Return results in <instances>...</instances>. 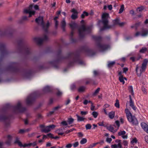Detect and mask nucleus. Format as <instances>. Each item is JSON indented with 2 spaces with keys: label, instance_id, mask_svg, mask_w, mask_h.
Masks as SVG:
<instances>
[{
  "label": "nucleus",
  "instance_id": "1",
  "mask_svg": "<svg viewBox=\"0 0 148 148\" xmlns=\"http://www.w3.org/2000/svg\"><path fill=\"white\" fill-rule=\"evenodd\" d=\"M125 112L129 122L133 125H137L138 124V122L136 117L132 115V114L127 108L125 109Z\"/></svg>",
  "mask_w": 148,
  "mask_h": 148
},
{
  "label": "nucleus",
  "instance_id": "2",
  "mask_svg": "<svg viewBox=\"0 0 148 148\" xmlns=\"http://www.w3.org/2000/svg\"><path fill=\"white\" fill-rule=\"evenodd\" d=\"M81 23L83 25L79 28L78 31L80 36L81 37H82L86 34L90 32L91 27L89 26H86L84 25V21L83 20L81 21Z\"/></svg>",
  "mask_w": 148,
  "mask_h": 148
},
{
  "label": "nucleus",
  "instance_id": "3",
  "mask_svg": "<svg viewBox=\"0 0 148 148\" xmlns=\"http://www.w3.org/2000/svg\"><path fill=\"white\" fill-rule=\"evenodd\" d=\"M147 62L148 60L145 59L144 60L141 66H139L138 65L136 66V71L138 76H140L142 73L145 71Z\"/></svg>",
  "mask_w": 148,
  "mask_h": 148
},
{
  "label": "nucleus",
  "instance_id": "4",
  "mask_svg": "<svg viewBox=\"0 0 148 148\" xmlns=\"http://www.w3.org/2000/svg\"><path fill=\"white\" fill-rule=\"evenodd\" d=\"M102 20L101 22L103 25V27L100 29V31H103L105 29H110L111 28V26L108 25V19L109 14L107 13H104L102 16Z\"/></svg>",
  "mask_w": 148,
  "mask_h": 148
},
{
  "label": "nucleus",
  "instance_id": "5",
  "mask_svg": "<svg viewBox=\"0 0 148 148\" xmlns=\"http://www.w3.org/2000/svg\"><path fill=\"white\" fill-rule=\"evenodd\" d=\"M36 22L39 25L42 26L43 29L46 32H47V29L49 26V22L45 25L43 21V18L42 16H39L35 19Z\"/></svg>",
  "mask_w": 148,
  "mask_h": 148
},
{
  "label": "nucleus",
  "instance_id": "6",
  "mask_svg": "<svg viewBox=\"0 0 148 148\" xmlns=\"http://www.w3.org/2000/svg\"><path fill=\"white\" fill-rule=\"evenodd\" d=\"M48 39V37L46 34H45L42 38H36L34 39L35 41L38 45L42 44L44 42L47 40Z\"/></svg>",
  "mask_w": 148,
  "mask_h": 148
},
{
  "label": "nucleus",
  "instance_id": "7",
  "mask_svg": "<svg viewBox=\"0 0 148 148\" xmlns=\"http://www.w3.org/2000/svg\"><path fill=\"white\" fill-rule=\"evenodd\" d=\"M33 8V6L32 5H30L29 6V7L27 9H25L24 10V12L25 13L29 14V17L32 16V15H34L35 14V12L34 11H32Z\"/></svg>",
  "mask_w": 148,
  "mask_h": 148
},
{
  "label": "nucleus",
  "instance_id": "8",
  "mask_svg": "<svg viewBox=\"0 0 148 148\" xmlns=\"http://www.w3.org/2000/svg\"><path fill=\"white\" fill-rule=\"evenodd\" d=\"M14 109L15 110H17L20 112H23L26 110L25 108L22 107L20 102H18L17 105L14 107Z\"/></svg>",
  "mask_w": 148,
  "mask_h": 148
},
{
  "label": "nucleus",
  "instance_id": "9",
  "mask_svg": "<svg viewBox=\"0 0 148 148\" xmlns=\"http://www.w3.org/2000/svg\"><path fill=\"white\" fill-rule=\"evenodd\" d=\"M148 34V31L147 30H143L141 32H137L135 34V36H142L145 37Z\"/></svg>",
  "mask_w": 148,
  "mask_h": 148
},
{
  "label": "nucleus",
  "instance_id": "10",
  "mask_svg": "<svg viewBox=\"0 0 148 148\" xmlns=\"http://www.w3.org/2000/svg\"><path fill=\"white\" fill-rule=\"evenodd\" d=\"M55 127L56 126L54 125H49L45 127L43 129H42L41 130V131L42 132H45V133H47L49 132L52 130L54 129Z\"/></svg>",
  "mask_w": 148,
  "mask_h": 148
},
{
  "label": "nucleus",
  "instance_id": "11",
  "mask_svg": "<svg viewBox=\"0 0 148 148\" xmlns=\"http://www.w3.org/2000/svg\"><path fill=\"white\" fill-rule=\"evenodd\" d=\"M34 99V94H32L28 96L26 99V103L28 104H31Z\"/></svg>",
  "mask_w": 148,
  "mask_h": 148
},
{
  "label": "nucleus",
  "instance_id": "12",
  "mask_svg": "<svg viewBox=\"0 0 148 148\" xmlns=\"http://www.w3.org/2000/svg\"><path fill=\"white\" fill-rule=\"evenodd\" d=\"M97 47L99 49L102 51L106 49L108 47V45L102 44L100 43H99L98 44Z\"/></svg>",
  "mask_w": 148,
  "mask_h": 148
},
{
  "label": "nucleus",
  "instance_id": "13",
  "mask_svg": "<svg viewBox=\"0 0 148 148\" xmlns=\"http://www.w3.org/2000/svg\"><path fill=\"white\" fill-rule=\"evenodd\" d=\"M113 22L114 25H118L120 26H122L126 24L125 22L120 23L119 20L118 18L114 20Z\"/></svg>",
  "mask_w": 148,
  "mask_h": 148
},
{
  "label": "nucleus",
  "instance_id": "14",
  "mask_svg": "<svg viewBox=\"0 0 148 148\" xmlns=\"http://www.w3.org/2000/svg\"><path fill=\"white\" fill-rule=\"evenodd\" d=\"M118 75H119V81L121 82L123 84H124L125 83L124 80H127L126 78L123 77L121 71L119 72Z\"/></svg>",
  "mask_w": 148,
  "mask_h": 148
},
{
  "label": "nucleus",
  "instance_id": "15",
  "mask_svg": "<svg viewBox=\"0 0 148 148\" xmlns=\"http://www.w3.org/2000/svg\"><path fill=\"white\" fill-rule=\"evenodd\" d=\"M13 138V136L10 135H8L6 136V140L5 143L8 145H10Z\"/></svg>",
  "mask_w": 148,
  "mask_h": 148
},
{
  "label": "nucleus",
  "instance_id": "16",
  "mask_svg": "<svg viewBox=\"0 0 148 148\" xmlns=\"http://www.w3.org/2000/svg\"><path fill=\"white\" fill-rule=\"evenodd\" d=\"M129 98L130 99V101L129 103V105L135 111L136 110L137 108L134 106V102L132 101L130 95V96Z\"/></svg>",
  "mask_w": 148,
  "mask_h": 148
},
{
  "label": "nucleus",
  "instance_id": "17",
  "mask_svg": "<svg viewBox=\"0 0 148 148\" xmlns=\"http://www.w3.org/2000/svg\"><path fill=\"white\" fill-rule=\"evenodd\" d=\"M70 25L72 29V31L70 34L71 36H72L74 33V29L76 28V25L75 23H72L70 24Z\"/></svg>",
  "mask_w": 148,
  "mask_h": 148
},
{
  "label": "nucleus",
  "instance_id": "18",
  "mask_svg": "<svg viewBox=\"0 0 148 148\" xmlns=\"http://www.w3.org/2000/svg\"><path fill=\"white\" fill-rule=\"evenodd\" d=\"M141 125L142 128L145 131L148 128V125L144 122L142 123H141Z\"/></svg>",
  "mask_w": 148,
  "mask_h": 148
},
{
  "label": "nucleus",
  "instance_id": "19",
  "mask_svg": "<svg viewBox=\"0 0 148 148\" xmlns=\"http://www.w3.org/2000/svg\"><path fill=\"white\" fill-rule=\"evenodd\" d=\"M111 147L112 148H121L122 145H121V143H119L117 145L116 144L112 145H111Z\"/></svg>",
  "mask_w": 148,
  "mask_h": 148
},
{
  "label": "nucleus",
  "instance_id": "20",
  "mask_svg": "<svg viewBox=\"0 0 148 148\" xmlns=\"http://www.w3.org/2000/svg\"><path fill=\"white\" fill-rule=\"evenodd\" d=\"M66 25V23L64 19H63V20L61 22V25L62 28L63 29V31L65 30V27Z\"/></svg>",
  "mask_w": 148,
  "mask_h": 148
},
{
  "label": "nucleus",
  "instance_id": "21",
  "mask_svg": "<svg viewBox=\"0 0 148 148\" xmlns=\"http://www.w3.org/2000/svg\"><path fill=\"white\" fill-rule=\"evenodd\" d=\"M115 112L112 111L110 112L108 114L109 117L111 119H113L115 116Z\"/></svg>",
  "mask_w": 148,
  "mask_h": 148
},
{
  "label": "nucleus",
  "instance_id": "22",
  "mask_svg": "<svg viewBox=\"0 0 148 148\" xmlns=\"http://www.w3.org/2000/svg\"><path fill=\"white\" fill-rule=\"evenodd\" d=\"M14 143L15 144H17L20 147L22 145V143L19 140V138L17 137L16 138Z\"/></svg>",
  "mask_w": 148,
  "mask_h": 148
},
{
  "label": "nucleus",
  "instance_id": "23",
  "mask_svg": "<svg viewBox=\"0 0 148 148\" xmlns=\"http://www.w3.org/2000/svg\"><path fill=\"white\" fill-rule=\"evenodd\" d=\"M107 129L109 131L113 133H114L116 131V130H115L114 129V128L111 126H108Z\"/></svg>",
  "mask_w": 148,
  "mask_h": 148
},
{
  "label": "nucleus",
  "instance_id": "24",
  "mask_svg": "<svg viewBox=\"0 0 148 148\" xmlns=\"http://www.w3.org/2000/svg\"><path fill=\"white\" fill-rule=\"evenodd\" d=\"M62 130L63 129L62 128H60L56 131V132L59 135H62L64 134L62 132Z\"/></svg>",
  "mask_w": 148,
  "mask_h": 148
},
{
  "label": "nucleus",
  "instance_id": "25",
  "mask_svg": "<svg viewBox=\"0 0 148 148\" xmlns=\"http://www.w3.org/2000/svg\"><path fill=\"white\" fill-rule=\"evenodd\" d=\"M76 115L77 117V121H84V120L85 118L84 117L80 116L77 114Z\"/></svg>",
  "mask_w": 148,
  "mask_h": 148
},
{
  "label": "nucleus",
  "instance_id": "26",
  "mask_svg": "<svg viewBox=\"0 0 148 148\" xmlns=\"http://www.w3.org/2000/svg\"><path fill=\"white\" fill-rule=\"evenodd\" d=\"M108 66L109 67H111L113 66L114 64L115 63V62L114 61H112V62H110V61H108Z\"/></svg>",
  "mask_w": 148,
  "mask_h": 148
},
{
  "label": "nucleus",
  "instance_id": "27",
  "mask_svg": "<svg viewBox=\"0 0 148 148\" xmlns=\"http://www.w3.org/2000/svg\"><path fill=\"white\" fill-rule=\"evenodd\" d=\"M85 88L84 86H81L78 89V91L79 92H83L85 91Z\"/></svg>",
  "mask_w": 148,
  "mask_h": 148
},
{
  "label": "nucleus",
  "instance_id": "28",
  "mask_svg": "<svg viewBox=\"0 0 148 148\" xmlns=\"http://www.w3.org/2000/svg\"><path fill=\"white\" fill-rule=\"evenodd\" d=\"M88 15V14L87 12L84 11L81 15V17L83 18H84L85 16H87Z\"/></svg>",
  "mask_w": 148,
  "mask_h": 148
},
{
  "label": "nucleus",
  "instance_id": "29",
  "mask_svg": "<svg viewBox=\"0 0 148 148\" xmlns=\"http://www.w3.org/2000/svg\"><path fill=\"white\" fill-rule=\"evenodd\" d=\"M87 142V139L85 138L82 139L80 141V143L81 144H84L86 143Z\"/></svg>",
  "mask_w": 148,
  "mask_h": 148
},
{
  "label": "nucleus",
  "instance_id": "30",
  "mask_svg": "<svg viewBox=\"0 0 148 148\" xmlns=\"http://www.w3.org/2000/svg\"><path fill=\"white\" fill-rule=\"evenodd\" d=\"M44 90L46 92H49L50 91V88L49 86H46L44 88Z\"/></svg>",
  "mask_w": 148,
  "mask_h": 148
},
{
  "label": "nucleus",
  "instance_id": "31",
  "mask_svg": "<svg viewBox=\"0 0 148 148\" xmlns=\"http://www.w3.org/2000/svg\"><path fill=\"white\" fill-rule=\"evenodd\" d=\"M74 121V119H73L72 118H70L68 119L67 122L69 124H72L73 123Z\"/></svg>",
  "mask_w": 148,
  "mask_h": 148
},
{
  "label": "nucleus",
  "instance_id": "32",
  "mask_svg": "<svg viewBox=\"0 0 148 148\" xmlns=\"http://www.w3.org/2000/svg\"><path fill=\"white\" fill-rule=\"evenodd\" d=\"M58 18V16L55 17L54 19L55 21V26L56 28H57L58 25V22L57 21V19Z\"/></svg>",
  "mask_w": 148,
  "mask_h": 148
},
{
  "label": "nucleus",
  "instance_id": "33",
  "mask_svg": "<svg viewBox=\"0 0 148 148\" xmlns=\"http://www.w3.org/2000/svg\"><path fill=\"white\" fill-rule=\"evenodd\" d=\"M100 88H98L93 93L92 95L93 96H95L98 94L100 90Z\"/></svg>",
  "mask_w": 148,
  "mask_h": 148
},
{
  "label": "nucleus",
  "instance_id": "34",
  "mask_svg": "<svg viewBox=\"0 0 148 148\" xmlns=\"http://www.w3.org/2000/svg\"><path fill=\"white\" fill-rule=\"evenodd\" d=\"M7 119V117L4 115H0V120H4Z\"/></svg>",
  "mask_w": 148,
  "mask_h": 148
},
{
  "label": "nucleus",
  "instance_id": "35",
  "mask_svg": "<svg viewBox=\"0 0 148 148\" xmlns=\"http://www.w3.org/2000/svg\"><path fill=\"white\" fill-rule=\"evenodd\" d=\"M128 90L131 93L132 95H134L133 90L132 86H130L128 87Z\"/></svg>",
  "mask_w": 148,
  "mask_h": 148
},
{
  "label": "nucleus",
  "instance_id": "36",
  "mask_svg": "<svg viewBox=\"0 0 148 148\" xmlns=\"http://www.w3.org/2000/svg\"><path fill=\"white\" fill-rule=\"evenodd\" d=\"M140 57H139L138 58H134V57H131L130 58V59L132 60L133 62H134L135 61L138 60L140 58Z\"/></svg>",
  "mask_w": 148,
  "mask_h": 148
},
{
  "label": "nucleus",
  "instance_id": "37",
  "mask_svg": "<svg viewBox=\"0 0 148 148\" xmlns=\"http://www.w3.org/2000/svg\"><path fill=\"white\" fill-rule=\"evenodd\" d=\"M124 5H122L121 7V8L119 10V13L121 14L122 13L123 11L124 10Z\"/></svg>",
  "mask_w": 148,
  "mask_h": 148
},
{
  "label": "nucleus",
  "instance_id": "38",
  "mask_svg": "<svg viewBox=\"0 0 148 148\" xmlns=\"http://www.w3.org/2000/svg\"><path fill=\"white\" fill-rule=\"evenodd\" d=\"M147 49L145 47H143L140 51V52L141 53H144L147 51Z\"/></svg>",
  "mask_w": 148,
  "mask_h": 148
},
{
  "label": "nucleus",
  "instance_id": "39",
  "mask_svg": "<svg viewBox=\"0 0 148 148\" xmlns=\"http://www.w3.org/2000/svg\"><path fill=\"white\" fill-rule=\"evenodd\" d=\"M29 131V129H27L25 130H23V129H21L20 130L19 133L21 134H23L25 132H28Z\"/></svg>",
  "mask_w": 148,
  "mask_h": 148
},
{
  "label": "nucleus",
  "instance_id": "40",
  "mask_svg": "<svg viewBox=\"0 0 148 148\" xmlns=\"http://www.w3.org/2000/svg\"><path fill=\"white\" fill-rule=\"evenodd\" d=\"M126 133V132L124 131H121L118 132V135L119 136H121V135H125Z\"/></svg>",
  "mask_w": 148,
  "mask_h": 148
},
{
  "label": "nucleus",
  "instance_id": "41",
  "mask_svg": "<svg viewBox=\"0 0 148 148\" xmlns=\"http://www.w3.org/2000/svg\"><path fill=\"white\" fill-rule=\"evenodd\" d=\"M93 37L94 39L98 41L100 40L101 39V38L100 36H94Z\"/></svg>",
  "mask_w": 148,
  "mask_h": 148
},
{
  "label": "nucleus",
  "instance_id": "42",
  "mask_svg": "<svg viewBox=\"0 0 148 148\" xmlns=\"http://www.w3.org/2000/svg\"><path fill=\"white\" fill-rule=\"evenodd\" d=\"M114 105L117 108H119V104L118 100H116V103H115Z\"/></svg>",
  "mask_w": 148,
  "mask_h": 148
},
{
  "label": "nucleus",
  "instance_id": "43",
  "mask_svg": "<svg viewBox=\"0 0 148 148\" xmlns=\"http://www.w3.org/2000/svg\"><path fill=\"white\" fill-rule=\"evenodd\" d=\"M92 114L93 117L96 118L97 117L98 115V113L96 112H93L92 113Z\"/></svg>",
  "mask_w": 148,
  "mask_h": 148
},
{
  "label": "nucleus",
  "instance_id": "44",
  "mask_svg": "<svg viewBox=\"0 0 148 148\" xmlns=\"http://www.w3.org/2000/svg\"><path fill=\"white\" fill-rule=\"evenodd\" d=\"M30 143H29L28 144H25L24 145L22 144V145L21 146V147H30L31 146Z\"/></svg>",
  "mask_w": 148,
  "mask_h": 148
},
{
  "label": "nucleus",
  "instance_id": "45",
  "mask_svg": "<svg viewBox=\"0 0 148 148\" xmlns=\"http://www.w3.org/2000/svg\"><path fill=\"white\" fill-rule=\"evenodd\" d=\"M79 145V143L78 142H76L74 143L72 145L74 148H75L77 147Z\"/></svg>",
  "mask_w": 148,
  "mask_h": 148
},
{
  "label": "nucleus",
  "instance_id": "46",
  "mask_svg": "<svg viewBox=\"0 0 148 148\" xmlns=\"http://www.w3.org/2000/svg\"><path fill=\"white\" fill-rule=\"evenodd\" d=\"M71 18L73 19H75L77 18V14H73L71 16Z\"/></svg>",
  "mask_w": 148,
  "mask_h": 148
},
{
  "label": "nucleus",
  "instance_id": "47",
  "mask_svg": "<svg viewBox=\"0 0 148 148\" xmlns=\"http://www.w3.org/2000/svg\"><path fill=\"white\" fill-rule=\"evenodd\" d=\"M85 127L86 130L90 129L91 127V125L90 124H87L86 125Z\"/></svg>",
  "mask_w": 148,
  "mask_h": 148
},
{
  "label": "nucleus",
  "instance_id": "48",
  "mask_svg": "<svg viewBox=\"0 0 148 148\" xmlns=\"http://www.w3.org/2000/svg\"><path fill=\"white\" fill-rule=\"evenodd\" d=\"M142 90L144 94H146L147 93V90L144 87H142Z\"/></svg>",
  "mask_w": 148,
  "mask_h": 148
},
{
  "label": "nucleus",
  "instance_id": "49",
  "mask_svg": "<svg viewBox=\"0 0 148 148\" xmlns=\"http://www.w3.org/2000/svg\"><path fill=\"white\" fill-rule=\"evenodd\" d=\"M144 9V7L143 6L138 7L137 9V10L139 12L142 11Z\"/></svg>",
  "mask_w": 148,
  "mask_h": 148
},
{
  "label": "nucleus",
  "instance_id": "50",
  "mask_svg": "<svg viewBox=\"0 0 148 148\" xmlns=\"http://www.w3.org/2000/svg\"><path fill=\"white\" fill-rule=\"evenodd\" d=\"M137 142V140L136 138H134L132 139L131 141V143L132 144H133L134 143H136Z\"/></svg>",
  "mask_w": 148,
  "mask_h": 148
},
{
  "label": "nucleus",
  "instance_id": "51",
  "mask_svg": "<svg viewBox=\"0 0 148 148\" xmlns=\"http://www.w3.org/2000/svg\"><path fill=\"white\" fill-rule=\"evenodd\" d=\"M80 113L82 115H85L88 113V112L81 111Z\"/></svg>",
  "mask_w": 148,
  "mask_h": 148
},
{
  "label": "nucleus",
  "instance_id": "52",
  "mask_svg": "<svg viewBox=\"0 0 148 148\" xmlns=\"http://www.w3.org/2000/svg\"><path fill=\"white\" fill-rule=\"evenodd\" d=\"M98 125L100 126H102L105 127V126L104 124H103V122H100L98 123Z\"/></svg>",
  "mask_w": 148,
  "mask_h": 148
},
{
  "label": "nucleus",
  "instance_id": "53",
  "mask_svg": "<svg viewBox=\"0 0 148 148\" xmlns=\"http://www.w3.org/2000/svg\"><path fill=\"white\" fill-rule=\"evenodd\" d=\"M61 124L64 126H66L68 125V123L65 121H64L61 122Z\"/></svg>",
  "mask_w": 148,
  "mask_h": 148
},
{
  "label": "nucleus",
  "instance_id": "54",
  "mask_svg": "<svg viewBox=\"0 0 148 148\" xmlns=\"http://www.w3.org/2000/svg\"><path fill=\"white\" fill-rule=\"evenodd\" d=\"M72 145L71 144L69 143L67 144L65 147L66 148H71L72 146Z\"/></svg>",
  "mask_w": 148,
  "mask_h": 148
},
{
  "label": "nucleus",
  "instance_id": "55",
  "mask_svg": "<svg viewBox=\"0 0 148 148\" xmlns=\"http://www.w3.org/2000/svg\"><path fill=\"white\" fill-rule=\"evenodd\" d=\"M61 108V107L60 106H58L54 107L53 109V110L55 111L58 110V109L60 108Z\"/></svg>",
  "mask_w": 148,
  "mask_h": 148
},
{
  "label": "nucleus",
  "instance_id": "56",
  "mask_svg": "<svg viewBox=\"0 0 148 148\" xmlns=\"http://www.w3.org/2000/svg\"><path fill=\"white\" fill-rule=\"evenodd\" d=\"M71 12H73L74 14H77L78 12L74 8H73L71 10Z\"/></svg>",
  "mask_w": 148,
  "mask_h": 148
},
{
  "label": "nucleus",
  "instance_id": "57",
  "mask_svg": "<svg viewBox=\"0 0 148 148\" xmlns=\"http://www.w3.org/2000/svg\"><path fill=\"white\" fill-rule=\"evenodd\" d=\"M112 140V139L111 138H107L106 140V141L110 143Z\"/></svg>",
  "mask_w": 148,
  "mask_h": 148
},
{
  "label": "nucleus",
  "instance_id": "58",
  "mask_svg": "<svg viewBox=\"0 0 148 148\" xmlns=\"http://www.w3.org/2000/svg\"><path fill=\"white\" fill-rule=\"evenodd\" d=\"M123 73H126L128 71V69L127 68H124L123 69Z\"/></svg>",
  "mask_w": 148,
  "mask_h": 148
},
{
  "label": "nucleus",
  "instance_id": "59",
  "mask_svg": "<svg viewBox=\"0 0 148 148\" xmlns=\"http://www.w3.org/2000/svg\"><path fill=\"white\" fill-rule=\"evenodd\" d=\"M95 107V106L93 105V103H92V104L91 105V107L90 108V110L92 111L94 110Z\"/></svg>",
  "mask_w": 148,
  "mask_h": 148
},
{
  "label": "nucleus",
  "instance_id": "60",
  "mask_svg": "<svg viewBox=\"0 0 148 148\" xmlns=\"http://www.w3.org/2000/svg\"><path fill=\"white\" fill-rule=\"evenodd\" d=\"M98 144V143H95L92 144V145H90V146L91 147V148H92L95 146L97 145Z\"/></svg>",
  "mask_w": 148,
  "mask_h": 148
},
{
  "label": "nucleus",
  "instance_id": "61",
  "mask_svg": "<svg viewBox=\"0 0 148 148\" xmlns=\"http://www.w3.org/2000/svg\"><path fill=\"white\" fill-rule=\"evenodd\" d=\"M62 93L60 91H58L57 93V95L58 96H60L62 95Z\"/></svg>",
  "mask_w": 148,
  "mask_h": 148
},
{
  "label": "nucleus",
  "instance_id": "62",
  "mask_svg": "<svg viewBox=\"0 0 148 148\" xmlns=\"http://www.w3.org/2000/svg\"><path fill=\"white\" fill-rule=\"evenodd\" d=\"M115 123L117 126L119 127L120 126L119 122L118 121H115Z\"/></svg>",
  "mask_w": 148,
  "mask_h": 148
},
{
  "label": "nucleus",
  "instance_id": "63",
  "mask_svg": "<svg viewBox=\"0 0 148 148\" xmlns=\"http://www.w3.org/2000/svg\"><path fill=\"white\" fill-rule=\"evenodd\" d=\"M88 103V101L86 99L83 102V103L85 105H86Z\"/></svg>",
  "mask_w": 148,
  "mask_h": 148
},
{
  "label": "nucleus",
  "instance_id": "64",
  "mask_svg": "<svg viewBox=\"0 0 148 148\" xmlns=\"http://www.w3.org/2000/svg\"><path fill=\"white\" fill-rule=\"evenodd\" d=\"M78 134V136L79 137H82L83 136V134L81 132H79Z\"/></svg>",
  "mask_w": 148,
  "mask_h": 148
}]
</instances>
